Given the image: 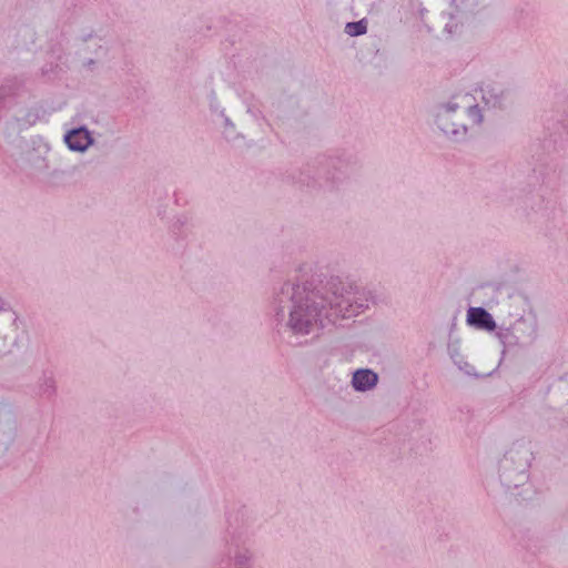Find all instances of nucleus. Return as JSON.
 I'll list each match as a JSON object with an SVG mask.
<instances>
[{"instance_id": "1", "label": "nucleus", "mask_w": 568, "mask_h": 568, "mask_svg": "<svg viewBox=\"0 0 568 568\" xmlns=\"http://www.w3.org/2000/svg\"><path fill=\"white\" fill-rule=\"evenodd\" d=\"M317 316L315 306H307L306 310L298 306L291 313L290 323L296 333L308 334L317 326Z\"/></svg>"}, {"instance_id": "2", "label": "nucleus", "mask_w": 568, "mask_h": 568, "mask_svg": "<svg viewBox=\"0 0 568 568\" xmlns=\"http://www.w3.org/2000/svg\"><path fill=\"white\" fill-rule=\"evenodd\" d=\"M467 322L478 328L491 332L496 328V323L491 315L481 307H470L467 313Z\"/></svg>"}, {"instance_id": "3", "label": "nucleus", "mask_w": 568, "mask_h": 568, "mask_svg": "<svg viewBox=\"0 0 568 568\" xmlns=\"http://www.w3.org/2000/svg\"><path fill=\"white\" fill-rule=\"evenodd\" d=\"M65 141L71 150L83 151L91 143L90 133L85 129H77L71 131L67 136Z\"/></svg>"}, {"instance_id": "4", "label": "nucleus", "mask_w": 568, "mask_h": 568, "mask_svg": "<svg viewBox=\"0 0 568 568\" xmlns=\"http://www.w3.org/2000/svg\"><path fill=\"white\" fill-rule=\"evenodd\" d=\"M377 383V375L369 369H359L353 375V385L358 390H366Z\"/></svg>"}, {"instance_id": "5", "label": "nucleus", "mask_w": 568, "mask_h": 568, "mask_svg": "<svg viewBox=\"0 0 568 568\" xmlns=\"http://www.w3.org/2000/svg\"><path fill=\"white\" fill-rule=\"evenodd\" d=\"M438 125L442 129V131L446 134H457L459 133V129L456 126V124L452 121L450 114L448 111H446L443 114L438 115L437 119Z\"/></svg>"}, {"instance_id": "6", "label": "nucleus", "mask_w": 568, "mask_h": 568, "mask_svg": "<svg viewBox=\"0 0 568 568\" xmlns=\"http://www.w3.org/2000/svg\"><path fill=\"white\" fill-rule=\"evenodd\" d=\"M345 31L352 37L364 34L366 32V23L363 20L358 22H349L346 24Z\"/></svg>"}]
</instances>
